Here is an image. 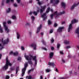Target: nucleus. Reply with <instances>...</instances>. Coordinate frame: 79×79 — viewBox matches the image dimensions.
Listing matches in <instances>:
<instances>
[{
    "mask_svg": "<svg viewBox=\"0 0 79 79\" xmlns=\"http://www.w3.org/2000/svg\"><path fill=\"white\" fill-rule=\"evenodd\" d=\"M24 57L26 60L28 61V63H29V64H30L31 65L32 64V62L31 61L32 58L33 60L35 61V64H37V60L36 59V56H32L31 55H30V56H28L25 55Z\"/></svg>",
    "mask_w": 79,
    "mask_h": 79,
    "instance_id": "nucleus-1",
    "label": "nucleus"
},
{
    "mask_svg": "<svg viewBox=\"0 0 79 79\" xmlns=\"http://www.w3.org/2000/svg\"><path fill=\"white\" fill-rule=\"evenodd\" d=\"M6 65L2 67V69L5 70V69H7L8 68V66H11L12 64L10 62V60H8V58L6 57Z\"/></svg>",
    "mask_w": 79,
    "mask_h": 79,
    "instance_id": "nucleus-2",
    "label": "nucleus"
},
{
    "mask_svg": "<svg viewBox=\"0 0 79 79\" xmlns=\"http://www.w3.org/2000/svg\"><path fill=\"white\" fill-rule=\"evenodd\" d=\"M65 13V12L64 11H63L62 12H60L59 13L57 14V11H56L54 12V14H51L50 15V17H51V19H52L53 18V16L56 15V18H57L59 15H63Z\"/></svg>",
    "mask_w": 79,
    "mask_h": 79,
    "instance_id": "nucleus-3",
    "label": "nucleus"
},
{
    "mask_svg": "<svg viewBox=\"0 0 79 79\" xmlns=\"http://www.w3.org/2000/svg\"><path fill=\"white\" fill-rule=\"evenodd\" d=\"M77 22H78V20L76 19H74L73 21H72L71 23L69 24V28L68 29V32H70L71 30L72 29V24L75 23H77Z\"/></svg>",
    "mask_w": 79,
    "mask_h": 79,
    "instance_id": "nucleus-4",
    "label": "nucleus"
},
{
    "mask_svg": "<svg viewBox=\"0 0 79 79\" xmlns=\"http://www.w3.org/2000/svg\"><path fill=\"white\" fill-rule=\"evenodd\" d=\"M27 63H26L24 64V67L23 69H22V76H23L24 75V73H25V72L26 71V68H27Z\"/></svg>",
    "mask_w": 79,
    "mask_h": 79,
    "instance_id": "nucleus-5",
    "label": "nucleus"
},
{
    "mask_svg": "<svg viewBox=\"0 0 79 79\" xmlns=\"http://www.w3.org/2000/svg\"><path fill=\"white\" fill-rule=\"evenodd\" d=\"M60 2V0H51L50 3H53V5H57Z\"/></svg>",
    "mask_w": 79,
    "mask_h": 79,
    "instance_id": "nucleus-6",
    "label": "nucleus"
},
{
    "mask_svg": "<svg viewBox=\"0 0 79 79\" xmlns=\"http://www.w3.org/2000/svg\"><path fill=\"white\" fill-rule=\"evenodd\" d=\"M5 24H6V22H3V25L5 28V31L7 33H8L10 31V30H9V29L8 28V27L6 26V25H5Z\"/></svg>",
    "mask_w": 79,
    "mask_h": 79,
    "instance_id": "nucleus-7",
    "label": "nucleus"
},
{
    "mask_svg": "<svg viewBox=\"0 0 79 79\" xmlns=\"http://www.w3.org/2000/svg\"><path fill=\"white\" fill-rule=\"evenodd\" d=\"M3 39L2 38L1 42L3 45H5V44H8V42H9V39H7L6 40L4 41L3 40Z\"/></svg>",
    "mask_w": 79,
    "mask_h": 79,
    "instance_id": "nucleus-8",
    "label": "nucleus"
},
{
    "mask_svg": "<svg viewBox=\"0 0 79 79\" xmlns=\"http://www.w3.org/2000/svg\"><path fill=\"white\" fill-rule=\"evenodd\" d=\"M46 8V6H41V9L40 10V13L41 14L43 12V11L45 10V9Z\"/></svg>",
    "mask_w": 79,
    "mask_h": 79,
    "instance_id": "nucleus-9",
    "label": "nucleus"
},
{
    "mask_svg": "<svg viewBox=\"0 0 79 79\" xmlns=\"http://www.w3.org/2000/svg\"><path fill=\"white\" fill-rule=\"evenodd\" d=\"M48 65L49 66H51L52 67H55L56 66L55 64L53 62H48Z\"/></svg>",
    "mask_w": 79,
    "mask_h": 79,
    "instance_id": "nucleus-10",
    "label": "nucleus"
},
{
    "mask_svg": "<svg viewBox=\"0 0 79 79\" xmlns=\"http://www.w3.org/2000/svg\"><path fill=\"white\" fill-rule=\"evenodd\" d=\"M64 29L63 27H59L58 29L57 30L58 32H62V30Z\"/></svg>",
    "mask_w": 79,
    "mask_h": 79,
    "instance_id": "nucleus-11",
    "label": "nucleus"
},
{
    "mask_svg": "<svg viewBox=\"0 0 79 79\" xmlns=\"http://www.w3.org/2000/svg\"><path fill=\"white\" fill-rule=\"evenodd\" d=\"M78 4H79V2L77 3H75L73 5H72L70 8V10H73V9L74 8V7H75V6H77V5H78Z\"/></svg>",
    "mask_w": 79,
    "mask_h": 79,
    "instance_id": "nucleus-12",
    "label": "nucleus"
},
{
    "mask_svg": "<svg viewBox=\"0 0 79 79\" xmlns=\"http://www.w3.org/2000/svg\"><path fill=\"white\" fill-rule=\"evenodd\" d=\"M42 18H43L44 20H45L47 18V16H46V13H44L43 15H41Z\"/></svg>",
    "mask_w": 79,
    "mask_h": 79,
    "instance_id": "nucleus-13",
    "label": "nucleus"
},
{
    "mask_svg": "<svg viewBox=\"0 0 79 79\" xmlns=\"http://www.w3.org/2000/svg\"><path fill=\"white\" fill-rule=\"evenodd\" d=\"M42 28V25L40 24L39 27L38 28L37 30V33H39V32L40 31V30Z\"/></svg>",
    "mask_w": 79,
    "mask_h": 79,
    "instance_id": "nucleus-14",
    "label": "nucleus"
},
{
    "mask_svg": "<svg viewBox=\"0 0 79 79\" xmlns=\"http://www.w3.org/2000/svg\"><path fill=\"white\" fill-rule=\"evenodd\" d=\"M19 52H15L13 53L12 51H11L10 52V54H13L14 55L16 56V55H18Z\"/></svg>",
    "mask_w": 79,
    "mask_h": 79,
    "instance_id": "nucleus-15",
    "label": "nucleus"
},
{
    "mask_svg": "<svg viewBox=\"0 0 79 79\" xmlns=\"http://www.w3.org/2000/svg\"><path fill=\"white\" fill-rule=\"evenodd\" d=\"M32 13H33V14L35 16H36V15H37V13L36 12L34 11L33 12L32 11H31L29 12V14L30 15H32Z\"/></svg>",
    "mask_w": 79,
    "mask_h": 79,
    "instance_id": "nucleus-16",
    "label": "nucleus"
},
{
    "mask_svg": "<svg viewBox=\"0 0 79 79\" xmlns=\"http://www.w3.org/2000/svg\"><path fill=\"white\" fill-rule=\"evenodd\" d=\"M31 47H34V50H35L36 49V48L35 47H37V46L35 44H33L31 45Z\"/></svg>",
    "mask_w": 79,
    "mask_h": 79,
    "instance_id": "nucleus-17",
    "label": "nucleus"
},
{
    "mask_svg": "<svg viewBox=\"0 0 79 79\" xmlns=\"http://www.w3.org/2000/svg\"><path fill=\"white\" fill-rule=\"evenodd\" d=\"M54 53L53 52H51L49 53V58H53V56Z\"/></svg>",
    "mask_w": 79,
    "mask_h": 79,
    "instance_id": "nucleus-18",
    "label": "nucleus"
},
{
    "mask_svg": "<svg viewBox=\"0 0 79 79\" xmlns=\"http://www.w3.org/2000/svg\"><path fill=\"white\" fill-rule=\"evenodd\" d=\"M50 10V11H51V12H53V10H52V9H51L50 8V7H48L47 10H46V13H48V12H49Z\"/></svg>",
    "mask_w": 79,
    "mask_h": 79,
    "instance_id": "nucleus-19",
    "label": "nucleus"
},
{
    "mask_svg": "<svg viewBox=\"0 0 79 79\" xmlns=\"http://www.w3.org/2000/svg\"><path fill=\"white\" fill-rule=\"evenodd\" d=\"M17 39H19V37H20V34H19V32H17Z\"/></svg>",
    "mask_w": 79,
    "mask_h": 79,
    "instance_id": "nucleus-20",
    "label": "nucleus"
},
{
    "mask_svg": "<svg viewBox=\"0 0 79 79\" xmlns=\"http://www.w3.org/2000/svg\"><path fill=\"white\" fill-rule=\"evenodd\" d=\"M61 5L62 6H63V7L64 8V7H65L66 6V4L64 2H62L61 3Z\"/></svg>",
    "mask_w": 79,
    "mask_h": 79,
    "instance_id": "nucleus-21",
    "label": "nucleus"
},
{
    "mask_svg": "<svg viewBox=\"0 0 79 79\" xmlns=\"http://www.w3.org/2000/svg\"><path fill=\"white\" fill-rule=\"evenodd\" d=\"M0 32L1 33L3 32V28L1 27V25H0Z\"/></svg>",
    "mask_w": 79,
    "mask_h": 79,
    "instance_id": "nucleus-22",
    "label": "nucleus"
},
{
    "mask_svg": "<svg viewBox=\"0 0 79 79\" xmlns=\"http://www.w3.org/2000/svg\"><path fill=\"white\" fill-rule=\"evenodd\" d=\"M28 77V79H32V77L31 76H27L26 77V79H27V78Z\"/></svg>",
    "mask_w": 79,
    "mask_h": 79,
    "instance_id": "nucleus-23",
    "label": "nucleus"
},
{
    "mask_svg": "<svg viewBox=\"0 0 79 79\" xmlns=\"http://www.w3.org/2000/svg\"><path fill=\"white\" fill-rule=\"evenodd\" d=\"M64 44H69V42L68 41H64Z\"/></svg>",
    "mask_w": 79,
    "mask_h": 79,
    "instance_id": "nucleus-24",
    "label": "nucleus"
},
{
    "mask_svg": "<svg viewBox=\"0 0 79 79\" xmlns=\"http://www.w3.org/2000/svg\"><path fill=\"white\" fill-rule=\"evenodd\" d=\"M10 11H11V8H9L8 10H6V13H9V12H10Z\"/></svg>",
    "mask_w": 79,
    "mask_h": 79,
    "instance_id": "nucleus-25",
    "label": "nucleus"
},
{
    "mask_svg": "<svg viewBox=\"0 0 79 79\" xmlns=\"http://www.w3.org/2000/svg\"><path fill=\"white\" fill-rule=\"evenodd\" d=\"M12 18L13 19H16V16L15 15H13L12 16Z\"/></svg>",
    "mask_w": 79,
    "mask_h": 79,
    "instance_id": "nucleus-26",
    "label": "nucleus"
},
{
    "mask_svg": "<svg viewBox=\"0 0 79 79\" xmlns=\"http://www.w3.org/2000/svg\"><path fill=\"white\" fill-rule=\"evenodd\" d=\"M71 47L70 46H67L65 47V48L66 49H68V48H70Z\"/></svg>",
    "mask_w": 79,
    "mask_h": 79,
    "instance_id": "nucleus-27",
    "label": "nucleus"
},
{
    "mask_svg": "<svg viewBox=\"0 0 79 79\" xmlns=\"http://www.w3.org/2000/svg\"><path fill=\"white\" fill-rule=\"evenodd\" d=\"M45 71L47 73H48L49 71H50L51 70L50 69H46Z\"/></svg>",
    "mask_w": 79,
    "mask_h": 79,
    "instance_id": "nucleus-28",
    "label": "nucleus"
},
{
    "mask_svg": "<svg viewBox=\"0 0 79 79\" xmlns=\"http://www.w3.org/2000/svg\"><path fill=\"white\" fill-rule=\"evenodd\" d=\"M19 69V67H17V68L16 69V74H18V70Z\"/></svg>",
    "mask_w": 79,
    "mask_h": 79,
    "instance_id": "nucleus-29",
    "label": "nucleus"
},
{
    "mask_svg": "<svg viewBox=\"0 0 79 79\" xmlns=\"http://www.w3.org/2000/svg\"><path fill=\"white\" fill-rule=\"evenodd\" d=\"M38 4L39 5H41L42 4V2H41L40 1H38Z\"/></svg>",
    "mask_w": 79,
    "mask_h": 79,
    "instance_id": "nucleus-30",
    "label": "nucleus"
},
{
    "mask_svg": "<svg viewBox=\"0 0 79 79\" xmlns=\"http://www.w3.org/2000/svg\"><path fill=\"white\" fill-rule=\"evenodd\" d=\"M52 24V22L50 21V20H48V24L50 25Z\"/></svg>",
    "mask_w": 79,
    "mask_h": 79,
    "instance_id": "nucleus-31",
    "label": "nucleus"
},
{
    "mask_svg": "<svg viewBox=\"0 0 79 79\" xmlns=\"http://www.w3.org/2000/svg\"><path fill=\"white\" fill-rule=\"evenodd\" d=\"M33 70H34V69H32L31 70H28V74H29V73H30V72H31V71H33Z\"/></svg>",
    "mask_w": 79,
    "mask_h": 79,
    "instance_id": "nucleus-32",
    "label": "nucleus"
},
{
    "mask_svg": "<svg viewBox=\"0 0 79 79\" xmlns=\"http://www.w3.org/2000/svg\"><path fill=\"white\" fill-rule=\"evenodd\" d=\"M5 1V0H3L2 3V5H3V4H4Z\"/></svg>",
    "mask_w": 79,
    "mask_h": 79,
    "instance_id": "nucleus-33",
    "label": "nucleus"
},
{
    "mask_svg": "<svg viewBox=\"0 0 79 79\" xmlns=\"http://www.w3.org/2000/svg\"><path fill=\"white\" fill-rule=\"evenodd\" d=\"M21 50H24V49H25V48H24V47L23 46L21 47Z\"/></svg>",
    "mask_w": 79,
    "mask_h": 79,
    "instance_id": "nucleus-34",
    "label": "nucleus"
},
{
    "mask_svg": "<svg viewBox=\"0 0 79 79\" xmlns=\"http://www.w3.org/2000/svg\"><path fill=\"white\" fill-rule=\"evenodd\" d=\"M60 45L59 44H58L57 45V48H58V49H59V48H60Z\"/></svg>",
    "mask_w": 79,
    "mask_h": 79,
    "instance_id": "nucleus-35",
    "label": "nucleus"
},
{
    "mask_svg": "<svg viewBox=\"0 0 79 79\" xmlns=\"http://www.w3.org/2000/svg\"><path fill=\"white\" fill-rule=\"evenodd\" d=\"M18 61H21V57H19L18 59Z\"/></svg>",
    "mask_w": 79,
    "mask_h": 79,
    "instance_id": "nucleus-36",
    "label": "nucleus"
},
{
    "mask_svg": "<svg viewBox=\"0 0 79 79\" xmlns=\"http://www.w3.org/2000/svg\"><path fill=\"white\" fill-rule=\"evenodd\" d=\"M14 6L15 7H17V6H18V5L17 4L15 3L14 5Z\"/></svg>",
    "mask_w": 79,
    "mask_h": 79,
    "instance_id": "nucleus-37",
    "label": "nucleus"
},
{
    "mask_svg": "<svg viewBox=\"0 0 79 79\" xmlns=\"http://www.w3.org/2000/svg\"><path fill=\"white\" fill-rule=\"evenodd\" d=\"M53 32V30L51 29L49 31L50 34H52Z\"/></svg>",
    "mask_w": 79,
    "mask_h": 79,
    "instance_id": "nucleus-38",
    "label": "nucleus"
},
{
    "mask_svg": "<svg viewBox=\"0 0 79 79\" xmlns=\"http://www.w3.org/2000/svg\"><path fill=\"white\" fill-rule=\"evenodd\" d=\"M54 42V40L52 38L51 40V42H52V43H53Z\"/></svg>",
    "mask_w": 79,
    "mask_h": 79,
    "instance_id": "nucleus-39",
    "label": "nucleus"
},
{
    "mask_svg": "<svg viewBox=\"0 0 79 79\" xmlns=\"http://www.w3.org/2000/svg\"><path fill=\"white\" fill-rule=\"evenodd\" d=\"M0 47H1V48H0V50H2V48H3V47L2 46V44H0Z\"/></svg>",
    "mask_w": 79,
    "mask_h": 79,
    "instance_id": "nucleus-40",
    "label": "nucleus"
},
{
    "mask_svg": "<svg viewBox=\"0 0 79 79\" xmlns=\"http://www.w3.org/2000/svg\"><path fill=\"white\" fill-rule=\"evenodd\" d=\"M10 0H6V3H8L10 2Z\"/></svg>",
    "mask_w": 79,
    "mask_h": 79,
    "instance_id": "nucleus-41",
    "label": "nucleus"
},
{
    "mask_svg": "<svg viewBox=\"0 0 79 79\" xmlns=\"http://www.w3.org/2000/svg\"><path fill=\"white\" fill-rule=\"evenodd\" d=\"M9 78H10V77L9 76H6V79H9Z\"/></svg>",
    "mask_w": 79,
    "mask_h": 79,
    "instance_id": "nucleus-42",
    "label": "nucleus"
},
{
    "mask_svg": "<svg viewBox=\"0 0 79 79\" xmlns=\"http://www.w3.org/2000/svg\"><path fill=\"white\" fill-rule=\"evenodd\" d=\"M42 49H43V50H47V48H45L43 47L42 48Z\"/></svg>",
    "mask_w": 79,
    "mask_h": 79,
    "instance_id": "nucleus-43",
    "label": "nucleus"
},
{
    "mask_svg": "<svg viewBox=\"0 0 79 79\" xmlns=\"http://www.w3.org/2000/svg\"><path fill=\"white\" fill-rule=\"evenodd\" d=\"M11 21H10V20H8V21H7V23L8 24H10L11 23Z\"/></svg>",
    "mask_w": 79,
    "mask_h": 79,
    "instance_id": "nucleus-44",
    "label": "nucleus"
},
{
    "mask_svg": "<svg viewBox=\"0 0 79 79\" xmlns=\"http://www.w3.org/2000/svg\"><path fill=\"white\" fill-rule=\"evenodd\" d=\"M57 23H54V26L55 27H56V26H57Z\"/></svg>",
    "mask_w": 79,
    "mask_h": 79,
    "instance_id": "nucleus-45",
    "label": "nucleus"
},
{
    "mask_svg": "<svg viewBox=\"0 0 79 79\" xmlns=\"http://www.w3.org/2000/svg\"><path fill=\"white\" fill-rule=\"evenodd\" d=\"M31 18L32 19H35V17L33 16H31Z\"/></svg>",
    "mask_w": 79,
    "mask_h": 79,
    "instance_id": "nucleus-46",
    "label": "nucleus"
},
{
    "mask_svg": "<svg viewBox=\"0 0 79 79\" xmlns=\"http://www.w3.org/2000/svg\"><path fill=\"white\" fill-rule=\"evenodd\" d=\"M60 53L62 55H63V52L62 51H60Z\"/></svg>",
    "mask_w": 79,
    "mask_h": 79,
    "instance_id": "nucleus-47",
    "label": "nucleus"
},
{
    "mask_svg": "<svg viewBox=\"0 0 79 79\" xmlns=\"http://www.w3.org/2000/svg\"><path fill=\"white\" fill-rule=\"evenodd\" d=\"M21 0H17V3H20V1Z\"/></svg>",
    "mask_w": 79,
    "mask_h": 79,
    "instance_id": "nucleus-48",
    "label": "nucleus"
},
{
    "mask_svg": "<svg viewBox=\"0 0 79 79\" xmlns=\"http://www.w3.org/2000/svg\"><path fill=\"white\" fill-rule=\"evenodd\" d=\"M62 62H63V63H64L65 62V60H64V59H62Z\"/></svg>",
    "mask_w": 79,
    "mask_h": 79,
    "instance_id": "nucleus-49",
    "label": "nucleus"
},
{
    "mask_svg": "<svg viewBox=\"0 0 79 79\" xmlns=\"http://www.w3.org/2000/svg\"><path fill=\"white\" fill-rule=\"evenodd\" d=\"M56 72H58V70L57 68H56Z\"/></svg>",
    "mask_w": 79,
    "mask_h": 79,
    "instance_id": "nucleus-50",
    "label": "nucleus"
},
{
    "mask_svg": "<svg viewBox=\"0 0 79 79\" xmlns=\"http://www.w3.org/2000/svg\"><path fill=\"white\" fill-rule=\"evenodd\" d=\"M51 50H54V48L53 47H51Z\"/></svg>",
    "mask_w": 79,
    "mask_h": 79,
    "instance_id": "nucleus-51",
    "label": "nucleus"
},
{
    "mask_svg": "<svg viewBox=\"0 0 79 79\" xmlns=\"http://www.w3.org/2000/svg\"><path fill=\"white\" fill-rule=\"evenodd\" d=\"M43 78V77H42V76H40V79H42Z\"/></svg>",
    "mask_w": 79,
    "mask_h": 79,
    "instance_id": "nucleus-52",
    "label": "nucleus"
},
{
    "mask_svg": "<svg viewBox=\"0 0 79 79\" xmlns=\"http://www.w3.org/2000/svg\"><path fill=\"white\" fill-rule=\"evenodd\" d=\"M14 68H11L10 69L11 70V71H13V70H14Z\"/></svg>",
    "mask_w": 79,
    "mask_h": 79,
    "instance_id": "nucleus-53",
    "label": "nucleus"
},
{
    "mask_svg": "<svg viewBox=\"0 0 79 79\" xmlns=\"http://www.w3.org/2000/svg\"><path fill=\"white\" fill-rule=\"evenodd\" d=\"M65 23V22L64 21H63L62 22V24H64Z\"/></svg>",
    "mask_w": 79,
    "mask_h": 79,
    "instance_id": "nucleus-54",
    "label": "nucleus"
},
{
    "mask_svg": "<svg viewBox=\"0 0 79 79\" xmlns=\"http://www.w3.org/2000/svg\"><path fill=\"white\" fill-rule=\"evenodd\" d=\"M29 3H32V1H30Z\"/></svg>",
    "mask_w": 79,
    "mask_h": 79,
    "instance_id": "nucleus-55",
    "label": "nucleus"
},
{
    "mask_svg": "<svg viewBox=\"0 0 79 79\" xmlns=\"http://www.w3.org/2000/svg\"><path fill=\"white\" fill-rule=\"evenodd\" d=\"M37 13H39V9H38V10H37Z\"/></svg>",
    "mask_w": 79,
    "mask_h": 79,
    "instance_id": "nucleus-56",
    "label": "nucleus"
},
{
    "mask_svg": "<svg viewBox=\"0 0 79 79\" xmlns=\"http://www.w3.org/2000/svg\"><path fill=\"white\" fill-rule=\"evenodd\" d=\"M26 24V25H28V26H29V23H27Z\"/></svg>",
    "mask_w": 79,
    "mask_h": 79,
    "instance_id": "nucleus-57",
    "label": "nucleus"
},
{
    "mask_svg": "<svg viewBox=\"0 0 79 79\" xmlns=\"http://www.w3.org/2000/svg\"><path fill=\"white\" fill-rule=\"evenodd\" d=\"M1 58H2V54H0V59H1Z\"/></svg>",
    "mask_w": 79,
    "mask_h": 79,
    "instance_id": "nucleus-58",
    "label": "nucleus"
},
{
    "mask_svg": "<svg viewBox=\"0 0 79 79\" xmlns=\"http://www.w3.org/2000/svg\"><path fill=\"white\" fill-rule=\"evenodd\" d=\"M69 73L71 74L72 73V71H70Z\"/></svg>",
    "mask_w": 79,
    "mask_h": 79,
    "instance_id": "nucleus-59",
    "label": "nucleus"
},
{
    "mask_svg": "<svg viewBox=\"0 0 79 79\" xmlns=\"http://www.w3.org/2000/svg\"><path fill=\"white\" fill-rule=\"evenodd\" d=\"M10 2H13L14 0H10Z\"/></svg>",
    "mask_w": 79,
    "mask_h": 79,
    "instance_id": "nucleus-60",
    "label": "nucleus"
},
{
    "mask_svg": "<svg viewBox=\"0 0 79 79\" xmlns=\"http://www.w3.org/2000/svg\"><path fill=\"white\" fill-rule=\"evenodd\" d=\"M60 79H64V77H61V78H60Z\"/></svg>",
    "mask_w": 79,
    "mask_h": 79,
    "instance_id": "nucleus-61",
    "label": "nucleus"
},
{
    "mask_svg": "<svg viewBox=\"0 0 79 79\" xmlns=\"http://www.w3.org/2000/svg\"><path fill=\"white\" fill-rule=\"evenodd\" d=\"M41 35H44V33L43 32H41Z\"/></svg>",
    "mask_w": 79,
    "mask_h": 79,
    "instance_id": "nucleus-62",
    "label": "nucleus"
},
{
    "mask_svg": "<svg viewBox=\"0 0 79 79\" xmlns=\"http://www.w3.org/2000/svg\"><path fill=\"white\" fill-rule=\"evenodd\" d=\"M43 44H44V40H43L42 41Z\"/></svg>",
    "mask_w": 79,
    "mask_h": 79,
    "instance_id": "nucleus-63",
    "label": "nucleus"
},
{
    "mask_svg": "<svg viewBox=\"0 0 79 79\" xmlns=\"http://www.w3.org/2000/svg\"><path fill=\"white\" fill-rule=\"evenodd\" d=\"M29 34H32V32H30L29 33Z\"/></svg>",
    "mask_w": 79,
    "mask_h": 79,
    "instance_id": "nucleus-64",
    "label": "nucleus"
}]
</instances>
